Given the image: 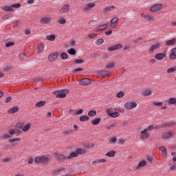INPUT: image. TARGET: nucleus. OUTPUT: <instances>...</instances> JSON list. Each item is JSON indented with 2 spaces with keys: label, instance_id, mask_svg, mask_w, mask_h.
<instances>
[{
  "label": "nucleus",
  "instance_id": "1",
  "mask_svg": "<svg viewBox=\"0 0 176 176\" xmlns=\"http://www.w3.org/2000/svg\"><path fill=\"white\" fill-rule=\"evenodd\" d=\"M87 151L85 148H78L74 151L72 152L68 156L60 153V151H55L54 153V157L59 163H64L66 160H71L74 157H78L79 155H85Z\"/></svg>",
  "mask_w": 176,
  "mask_h": 176
},
{
  "label": "nucleus",
  "instance_id": "2",
  "mask_svg": "<svg viewBox=\"0 0 176 176\" xmlns=\"http://www.w3.org/2000/svg\"><path fill=\"white\" fill-rule=\"evenodd\" d=\"M35 163L38 164H49L50 162V159H49V155H41L39 157H36L34 160Z\"/></svg>",
  "mask_w": 176,
  "mask_h": 176
},
{
  "label": "nucleus",
  "instance_id": "3",
  "mask_svg": "<svg viewBox=\"0 0 176 176\" xmlns=\"http://www.w3.org/2000/svg\"><path fill=\"white\" fill-rule=\"evenodd\" d=\"M69 94V91L68 89H62L59 91H54L53 94L56 96V98H65L67 97V94Z\"/></svg>",
  "mask_w": 176,
  "mask_h": 176
},
{
  "label": "nucleus",
  "instance_id": "4",
  "mask_svg": "<svg viewBox=\"0 0 176 176\" xmlns=\"http://www.w3.org/2000/svg\"><path fill=\"white\" fill-rule=\"evenodd\" d=\"M163 9V4H154L151 6L148 10L151 13H157V12H160Z\"/></svg>",
  "mask_w": 176,
  "mask_h": 176
},
{
  "label": "nucleus",
  "instance_id": "5",
  "mask_svg": "<svg viewBox=\"0 0 176 176\" xmlns=\"http://www.w3.org/2000/svg\"><path fill=\"white\" fill-rule=\"evenodd\" d=\"M13 8H16V9H19V8H21V4L16 3V4H12L10 6H4V7H2V10H4V12H14V9H13Z\"/></svg>",
  "mask_w": 176,
  "mask_h": 176
},
{
  "label": "nucleus",
  "instance_id": "6",
  "mask_svg": "<svg viewBox=\"0 0 176 176\" xmlns=\"http://www.w3.org/2000/svg\"><path fill=\"white\" fill-rule=\"evenodd\" d=\"M69 9H71V6L68 4H65L60 10H58V12L59 13H61V14H64V13H68V12H69Z\"/></svg>",
  "mask_w": 176,
  "mask_h": 176
},
{
  "label": "nucleus",
  "instance_id": "7",
  "mask_svg": "<svg viewBox=\"0 0 176 176\" xmlns=\"http://www.w3.org/2000/svg\"><path fill=\"white\" fill-rule=\"evenodd\" d=\"M137 102H127L124 104V107L126 109H134L136 108Z\"/></svg>",
  "mask_w": 176,
  "mask_h": 176
},
{
  "label": "nucleus",
  "instance_id": "8",
  "mask_svg": "<svg viewBox=\"0 0 176 176\" xmlns=\"http://www.w3.org/2000/svg\"><path fill=\"white\" fill-rule=\"evenodd\" d=\"M58 56V52H54L48 56L47 60L50 63H53Z\"/></svg>",
  "mask_w": 176,
  "mask_h": 176
},
{
  "label": "nucleus",
  "instance_id": "9",
  "mask_svg": "<svg viewBox=\"0 0 176 176\" xmlns=\"http://www.w3.org/2000/svg\"><path fill=\"white\" fill-rule=\"evenodd\" d=\"M160 43H155L153 45H151L150 49H149V53L152 54L155 50H157V49H160Z\"/></svg>",
  "mask_w": 176,
  "mask_h": 176
},
{
  "label": "nucleus",
  "instance_id": "10",
  "mask_svg": "<svg viewBox=\"0 0 176 176\" xmlns=\"http://www.w3.org/2000/svg\"><path fill=\"white\" fill-rule=\"evenodd\" d=\"M149 137H151V135L149 134V133H148V131L146 129H144L140 133V138L142 140H148Z\"/></svg>",
  "mask_w": 176,
  "mask_h": 176
},
{
  "label": "nucleus",
  "instance_id": "11",
  "mask_svg": "<svg viewBox=\"0 0 176 176\" xmlns=\"http://www.w3.org/2000/svg\"><path fill=\"white\" fill-rule=\"evenodd\" d=\"M122 47H123V45L117 44L116 45H113L112 47H109L107 50L109 52H113V50H119V49H122Z\"/></svg>",
  "mask_w": 176,
  "mask_h": 176
},
{
  "label": "nucleus",
  "instance_id": "12",
  "mask_svg": "<svg viewBox=\"0 0 176 176\" xmlns=\"http://www.w3.org/2000/svg\"><path fill=\"white\" fill-rule=\"evenodd\" d=\"M91 83V80L89 78H82L79 81V84L81 86H87V85H90Z\"/></svg>",
  "mask_w": 176,
  "mask_h": 176
},
{
  "label": "nucleus",
  "instance_id": "13",
  "mask_svg": "<svg viewBox=\"0 0 176 176\" xmlns=\"http://www.w3.org/2000/svg\"><path fill=\"white\" fill-rule=\"evenodd\" d=\"M40 23H41V24H50V23H52V17L42 18Z\"/></svg>",
  "mask_w": 176,
  "mask_h": 176
},
{
  "label": "nucleus",
  "instance_id": "14",
  "mask_svg": "<svg viewBox=\"0 0 176 176\" xmlns=\"http://www.w3.org/2000/svg\"><path fill=\"white\" fill-rule=\"evenodd\" d=\"M166 52L164 53H158L155 55V58L158 60H162L163 58L166 57Z\"/></svg>",
  "mask_w": 176,
  "mask_h": 176
},
{
  "label": "nucleus",
  "instance_id": "15",
  "mask_svg": "<svg viewBox=\"0 0 176 176\" xmlns=\"http://www.w3.org/2000/svg\"><path fill=\"white\" fill-rule=\"evenodd\" d=\"M73 133L74 131L72 129H67L62 132V135L64 137H68V135H71Z\"/></svg>",
  "mask_w": 176,
  "mask_h": 176
},
{
  "label": "nucleus",
  "instance_id": "16",
  "mask_svg": "<svg viewBox=\"0 0 176 176\" xmlns=\"http://www.w3.org/2000/svg\"><path fill=\"white\" fill-rule=\"evenodd\" d=\"M8 113H10V115H12L13 113H16V112H19V107H14L10 108L8 111Z\"/></svg>",
  "mask_w": 176,
  "mask_h": 176
},
{
  "label": "nucleus",
  "instance_id": "17",
  "mask_svg": "<svg viewBox=\"0 0 176 176\" xmlns=\"http://www.w3.org/2000/svg\"><path fill=\"white\" fill-rule=\"evenodd\" d=\"M142 96H144V97H148V96H151L152 95V91L148 89H146L145 90H144L142 92Z\"/></svg>",
  "mask_w": 176,
  "mask_h": 176
},
{
  "label": "nucleus",
  "instance_id": "18",
  "mask_svg": "<svg viewBox=\"0 0 176 176\" xmlns=\"http://www.w3.org/2000/svg\"><path fill=\"white\" fill-rule=\"evenodd\" d=\"M114 9H116V7L111 6H107L105 8L103 9V13H107L108 12H111L112 10H114Z\"/></svg>",
  "mask_w": 176,
  "mask_h": 176
},
{
  "label": "nucleus",
  "instance_id": "19",
  "mask_svg": "<svg viewBox=\"0 0 176 176\" xmlns=\"http://www.w3.org/2000/svg\"><path fill=\"white\" fill-rule=\"evenodd\" d=\"M175 43H176L175 38H173L171 40H168L166 41V44L167 45V46H174V45H175Z\"/></svg>",
  "mask_w": 176,
  "mask_h": 176
},
{
  "label": "nucleus",
  "instance_id": "20",
  "mask_svg": "<svg viewBox=\"0 0 176 176\" xmlns=\"http://www.w3.org/2000/svg\"><path fill=\"white\" fill-rule=\"evenodd\" d=\"M100 122H101L100 118H96L94 120L91 121V123L93 126H97V124H100Z\"/></svg>",
  "mask_w": 176,
  "mask_h": 176
},
{
  "label": "nucleus",
  "instance_id": "21",
  "mask_svg": "<svg viewBox=\"0 0 176 176\" xmlns=\"http://www.w3.org/2000/svg\"><path fill=\"white\" fill-rule=\"evenodd\" d=\"M169 57L171 58V60L176 59V48L172 49L171 54H170Z\"/></svg>",
  "mask_w": 176,
  "mask_h": 176
},
{
  "label": "nucleus",
  "instance_id": "22",
  "mask_svg": "<svg viewBox=\"0 0 176 176\" xmlns=\"http://www.w3.org/2000/svg\"><path fill=\"white\" fill-rule=\"evenodd\" d=\"M146 166V161L142 160L140 161L136 167V170H139V168H141V167H145Z\"/></svg>",
  "mask_w": 176,
  "mask_h": 176
},
{
  "label": "nucleus",
  "instance_id": "23",
  "mask_svg": "<svg viewBox=\"0 0 176 176\" xmlns=\"http://www.w3.org/2000/svg\"><path fill=\"white\" fill-rule=\"evenodd\" d=\"M43 50H45V45L43 44L40 43L38 45V54H40V53H43Z\"/></svg>",
  "mask_w": 176,
  "mask_h": 176
},
{
  "label": "nucleus",
  "instance_id": "24",
  "mask_svg": "<svg viewBox=\"0 0 176 176\" xmlns=\"http://www.w3.org/2000/svg\"><path fill=\"white\" fill-rule=\"evenodd\" d=\"M173 135L174 133L171 132H166L163 135L162 138H164V140H168V138H170V137H173Z\"/></svg>",
  "mask_w": 176,
  "mask_h": 176
},
{
  "label": "nucleus",
  "instance_id": "25",
  "mask_svg": "<svg viewBox=\"0 0 176 176\" xmlns=\"http://www.w3.org/2000/svg\"><path fill=\"white\" fill-rule=\"evenodd\" d=\"M167 104L168 105H173L174 104H176V98H170L166 100Z\"/></svg>",
  "mask_w": 176,
  "mask_h": 176
},
{
  "label": "nucleus",
  "instance_id": "26",
  "mask_svg": "<svg viewBox=\"0 0 176 176\" xmlns=\"http://www.w3.org/2000/svg\"><path fill=\"white\" fill-rule=\"evenodd\" d=\"M45 39L46 41H50L51 42H53V41H56V35L51 34V35L46 36Z\"/></svg>",
  "mask_w": 176,
  "mask_h": 176
},
{
  "label": "nucleus",
  "instance_id": "27",
  "mask_svg": "<svg viewBox=\"0 0 176 176\" xmlns=\"http://www.w3.org/2000/svg\"><path fill=\"white\" fill-rule=\"evenodd\" d=\"M111 72L107 70H102L99 72L100 76H109Z\"/></svg>",
  "mask_w": 176,
  "mask_h": 176
},
{
  "label": "nucleus",
  "instance_id": "28",
  "mask_svg": "<svg viewBox=\"0 0 176 176\" xmlns=\"http://www.w3.org/2000/svg\"><path fill=\"white\" fill-rule=\"evenodd\" d=\"M94 6H96V4H94V3H88V4H87V6H85L83 8V10H90V9H91L92 8H94Z\"/></svg>",
  "mask_w": 176,
  "mask_h": 176
},
{
  "label": "nucleus",
  "instance_id": "29",
  "mask_svg": "<svg viewBox=\"0 0 176 176\" xmlns=\"http://www.w3.org/2000/svg\"><path fill=\"white\" fill-rule=\"evenodd\" d=\"M115 155H116V151L113 150L106 153V156H108V157H115Z\"/></svg>",
  "mask_w": 176,
  "mask_h": 176
},
{
  "label": "nucleus",
  "instance_id": "30",
  "mask_svg": "<svg viewBox=\"0 0 176 176\" xmlns=\"http://www.w3.org/2000/svg\"><path fill=\"white\" fill-rule=\"evenodd\" d=\"M45 104H46V101H39L37 103H36L35 107H36V108H42V107H43Z\"/></svg>",
  "mask_w": 176,
  "mask_h": 176
},
{
  "label": "nucleus",
  "instance_id": "31",
  "mask_svg": "<svg viewBox=\"0 0 176 176\" xmlns=\"http://www.w3.org/2000/svg\"><path fill=\"white\" fill-rule=\"evenodd\" d=\"M118 126L117 122H113L110 124L108 126L106 127L107 130H111V129H115V127Z\"/></svg>",
  "mask_w": 176,
  "mask_h": 176
},
{
  "label": "nucleus",
  "instance_id": "32",
  "mask_svg": "<svg viewBox=\"0 0 176 176\" xmlns=\"http://www.w3.org/2000/svg\"><path fill=\"white\" fill-rule=\"evenodd\" d=\"M30 129H31V124H27L23 127L22 131H23V133H27Z\"/></svg>",
  "mask_w": 176,
  "mask_h": 176
},
{
  "label": "nucleus",
  "instance_id": "33",
  "mask_svg": "<svg viewBox=\"0 0 176 176\" xmlns=\"http://www.w3.org/2000/svg\"><path fill=\"white\" fill-rule=\"evenodd\" d=\"M160 151H161L163 153V156L167 157V149L164 146L159 147Z\"/></svg>",
  "mask_w": 176,
  "mask_h": 176
},
{
  "label": "nucleus",
  "instance_id": "34",
  "mask_svg": "<svg viewBox=\"0 0 176 176\" xmlns=\"http://www.w3.org/2000/svg\"><path fill=\"white\" fill-rule=\"evenodd\" d=\"M146 20H147V21H155L156 18L154 16L147 14L146 16Z\"/></svg>",
  "mask_w": 176,
  "mask_h": 176
},
{
  "label": "nucleus",
  "instance_id": "35",
  "mask_svg": "<svg viewBox=\"0 0 176 176\" xmlns=\"http://www.w3.org/2000/svg\"><path fill=\"white\" fill-rule=\"evenodd\" d=\"M107 162V160L105 159H101V160H97L92 162V164H98V163H105Z\"/></svg>",
  "mask_w": 176,
  "mask_h": 176
},
{
  "label": "nucleus",
  "instance_id": "36",
  "mask_svg": "<svg viewBox=\"0 0 176 176\" xmlns=\"http://www.w3.org/2000/svg\"><path fill=\"white\" fill-rule=\"evenodd\" d=\"M105 28H108V25L107 23L99 25V28L96 30V31H102V30H105Z\"/></svg>",
  "mask_w": 176,
  "mask_h": 176
},
{
  "label": "nucleus",
  "instance_id": "37",
  "mask_svg": "<svg viewBox=\"0 0 176 176\" xmlns=\"http://www.w3.org/2000/svg\"><path fill=\"white\" fill-rule=\"evenodd\" d=\"M67 53L71 56H75V54H76V50H75L74 48H71L67 50Z\"/></svg>",
  "mask_w": 176,
  "mask_h": 176
},
{
  "label": "nucleus",
  "instance_id": "38",
  "mask_svg": "<svg viewBox=\"0 0 176 176\" xmlns=\"http://www.w3.org/2000/svg\"><path fill=\"white\" fill-rule=\"evenodd\" d=\"M108 115L111 117V118H118L119 116V113L118 111H115L113 113H108Z\"/></svg>",
  "mask_w": 176,
  "mask_h": 176
},
{
  "label": "nucleus",
  "instance_id": "39",
  "mask_svg": "<svg viewBox=\"0 0 176 176\" xmlns=\"http://www.w3.org/2000/svg\"><path fill=\"white\" fill-rule=\"evenodd\" d=\"M90 119V118L87 116H82L80 118V122H87V120H89Z\"/></svg>",
  "mask_w": 176,
  "mask_h": 176
},
{
  "label": "nucleus",
  "instance_id": "40",
  "mask_svg": "<svg viewBox=\"0 0 176 176\" xmlns=\"http://www.w3.org/2000/svg\"><path fill=\"white\" fill-rule=\"evenodd\" d=\"M96 115H97V111H94V110H91V111H89L88 112V116L90 117V118H94V116H96Z\"/></svg>",
  "mask_w": 176,
  "mask_h": 176
},
{
  "label": "nucleus",
  "instance_id": "41",
  "mask_svg": "<svg viewBox=\"0 0 176 176\" xmlns=\"http://www.w3.org/2000/svg\"><path fill=\"white\" fill-rule=\"evenodd\" d=\"M68 57H69V56L68 55V54L63 52L60 54V58L62 60H67Z\"/></svg>",
  "mask_w": 176,
  "mask_h": 176
},
{
  "label": "nucleus",
  "instance_id": "42",
  "mask_svg": "<svg viewBox=\"0 0 176 176\" xmlns=\"http://www.w3.org/2000/svg\"><path fill=\"white\" fill-rule=\"evenodd\" d=\"M118 21H119V18L115 17V18L112 19L111 20V27H112V28H113V24H115V23H118Z\"/></svg>",
  "mask_w": 176,
  "mask_h": 176
},
{
  "label": "nucleus",
  "instance_id": "43",
  "mask_svg": "<svg viewBox=\"0 0 176 176\" xmlns=\"http://www.w3.org/2000/svg\"><path fill=\"white\" fill-rule=\"evenodd\" d=\"M117 98H123L124 97V92L123 91H121L116 94Z\"/></svg>",
  "mask_w": 176,
  "mask_h": 176
},
{
  "label": "nucleus",
  "instance_id": "44",
  "mask_svg": "<svg viewBox=\"0 0 176 176\" xmlns=\"http://www.w3.org/2000/svg\"><path fill=\"white\" fill-rule=\"evenodd\" d=\"M19 141H21V139H20L19 138H13V139H10L8 140V142H10V144H13V142H17Z\"/></svg>",
  "mask_w": 176,
  "mask_h": 176
},
{
  "label": "nucleus",
  "instance_id": "45",
  "mask_svg": "<svg viewBox=\"0 0 176 176\" xmlns=\"http://www.w3.org/2000/svg\"><path fill=\"white\" fill-rule=\"evenodd\" d=\"M96 43L97 46H100V45H102V43H104V39L99 38L96 41Z\"/></svg>",
  "mask_w": 176,
  "mask_h": 176
},
{
  "label": "nucleus",
  "instance_id": "46",
  "mask_svg": "<svg viewBox=\"0 0 176 176\" xmlns=\"http://www.w3.org/2000/svg\"><path fill=\"white\" fill-rule=\"evenodd\" d=\"M58 23L60 24H65L67 23V20L64 18H60L58 19Z\"/></svg>",
  "mask_w": 176,
  "mask_h": 176
},
{
  "label": "nucleus",
  "instance_id": "47",
  "mask_svg": "<svg viewBox=\"0 0 176 176\" xmlns=\"http://www.w3.org/2000/svg\"><path fill=\"white\" fill-rule=\"evenodd\" d=\"M82 113H83V109H78L77 111H76L74 113V115H76V116H79V115H82Z\"/></svg>",
  "mask_w": 176,
  "mask_h": 176
},
{
  "label": "nucleus",
  "instance_id": "48",
  "mask_svg": "<svg viewBox=\"0 0 176 176\" xmlns=\"http://www.w3.org/2000/svg\"><path fill=\"white\" fill-rule=\"evenodd\" d=\"M10 46H14V42L10 41L6 43V47H10Z\"/></svg>",
  "mask_w": 176,
  "mask_h": 176
},
{
  "label": "nucleus",
  "instance_id": "49",
  "mask_svg": "<svg viewBox=\"0 0 176 176\" xmlns=\"http://www.w3.org/2000/svg\"><path fill=\"white\" fill-rule=\"evenodd\" d=\"M174 126H176V122H168L166 124V127H173Z\"/></svg>",
  "mask_w": 176,
  "mask_h": 176
},
{
  "label": "nucleus",
  "instance_id": "50",
  "mask_svg": "<svg viewBox=\"0 0 176 176\" xmlns=\"http://www.w3.org/2000/svg\"><path fill=\"white\" fill-rule=\"evenodd\" d=\"M65 170V168H61L59 169H56L54 171V174H58L59 173H61V171H64Z\"/></svg>",
  "mask_w": 176,
  "mask_h": 176
},
{
  "label": "nucleus",
  "instance_id": "51",
  "mask_svg": "<svg viewBox=\"0 0 176 176\" xmlns=\"http://www.w3.org/2000/svg\"><path fill=\"white\" fill-rule=\"evenodd\" d=\"M1 140H6V138H12V136H10V135L8 134H3L1 137Z\"/></svg>",
  "mask_w": 176,
  "mask_h": 176
},
{
  "label": "nucleus",
  "instance_id": "52",
  "mask_svg": "<svg viewBox=\"0 0 176 176\" xmlns=\"http://www.w3.org/2000/svg\"><path fill=\"white\" fill-rule=\"evenodd\" d=\"M110 144H116L118 142V138H113L109 140Z\"/></svg>",
  "mask_w": 176,
  "mask_h": 176
},
{
  "label": "nucleus",
  "instance_id": "53",
  "mask_svg": "<svg viewBox=\"0 0 176 176\" xmlns=\"http://www.w3.org/2000/svg\"><path fill=\"white\" fill-rule=\"evenodd\" d=\"M2 162H3V163H9V162H12V158L11 157L4 158L2 160Z\"/></svg>",
  "mask_w": 176,
  "mask_h": 176
},
{
  "label": "nucleus",
  "instance_id": "54",
  "mask_svg": "<svg viewBox=\"0 0 176 176\" xmlns=\"http://www.w3.org/2000/svg\"><path fill=\"white\" fill-rule=\"evenodd\" d=\"M85 148H94V144L90 143V144H85Z\"/></svg>",
  "mask_w": 176,
  "mask_h": 176
},
{
  "label": "nucleus",
  "instance_id": "55",
  "mask_svg": "<svg viewBox=\"0 0 176 176\" xmlns=\"http://www.w3.org/2000/svg\"><path fill=\"white\" fill-rule=\"evenodd\" d=\"M153 104L155 105V107H163V102H153Z\"/></svg>",
  "mask_w": 176,
  "mask_h": 176
},
{
  "label": "nucleus",
  "instance_id": "56",
  "mask_svg": "<svg viewBox=\"0 0 176 176\" xmlns=\"http://www.w3.org/2000/svg\"><path fill=\"white\" fill-rule=\"evenodd\" d=\"M74 63L76 64H82V63H85V60L83 59H77L74 60Z\"/></svg>",
  "mask_w": 176,
  "mask_h": 176
},
{
  "label": "nucleus",
  "instance_id": "57",
  "mask_svg": "<svg viewBox=\"0 0 176 176\" xmlns=\"http://www.w3.org/2000/svg\"><path fill=\"white\" fill-rule=\"evenodd\" d=\"M115 67V63H111L106 65V68H114Z\"/></svg>",
  "mask_w": 176,
  "mask_h": 176
},
{
  "label": "nucleus",
  "instance_id": "58",
  "mask_svg": "<svg viewBox=\"0 0 176 176\" xmlns=\"http://www.w3.org/2000/svg\"><path fill=\"white\" fill-rule=\"evenodd\" d=\"M154 129H155V126L150 125L145 130L148 132V131H151V130H153Z\"/></svg>",
  "mask_w": 176,
  "mask_h": 176
},
{
  "label": "nucleus",
  "instance_id": "59",
  "mask_svg": "<svg viewBox=\"0 0 176 176\" xmlns=\"http://www.w3.org/2000/svg\"><path fill=\"white\" fill-rule=\"evenodd\" d=\"M97 34H89L88 35V36L91 38V39H94V38H96L97 36Z\"/></svg>",
  "mask_w": 176,
  "mask_h": 176
},
{
  "label": "nucleus",
  "instance_id": "60",
  "mask_svg": "<svg viewBox=\"0 0 176 176\" xmlns=\"http://www.w3.org/2000/svg\"><path fill=\"white\" fill-rule=\"evenodd\" d=\"M10 101H12V97L11 96H8V98H6L5 99V102H6V104H8V102H10Z\"/></svg>",
  "mask_w": 176,
  "mask_h": 176
},
{
  "label": "nucleus",
  "instance_id": "61",
  "mask_svg": "<svg viewBox=\"0 0 176 176\" xmlns=\"http://www.w3.org/2000/svg\"><path fill=\"white\" fill-rule=\"evenodd\" d=\"M140 41H142V37H139V38L135 39L133 41V43H135V44L138 43V42H140Z\"/></svg>",
  "mask_w": 176,
  "mask_h": 176
},
{
  "label": "nucleus",
  "instance_id": "62",
  "mask_svg": "<svg viewBox=\"0 0 176 176\" xmlns=\"http://www.w3.org/2000/svg\"><path fill=\"white\" fill-rule=\"evenodd\" d=\"M170 170H171L172 171H175V170H176V164H173V165H172L170 167Z\"/></svg>",
  "mask_w": 176,
  "mask_h": 176
},
{
  "label": "nucleus",
  "instance_id": "63",
  "mask_svg": "<svg viewBox=\"0 0 176 176\" xmlns=\"http://www.w3.org/2000/svg\"><path fill=\"white\" fill-rule=\"evenodd\" d=\"M80 71H83V68H76V69H73V72L75 73V72H79Z\"/></svg>",
  "mask_w": 176,
  "mask_h": 176
},
{
  "label": "nucleus",
  "instance_id": "64",
  "mask_svg": "<svg viewBox=\"0 0 176 176\" xmlns=\"http://www.w3.org/2000/svg\"><path fill=\"white\" fill-rule=\"evenodd\" d=\"M25 58V54H21L20 55H19V58H20V60H24V58Z\"/></svg>",
  "mask_w": 176,
  "mask_h": 176
}]
</instances>
